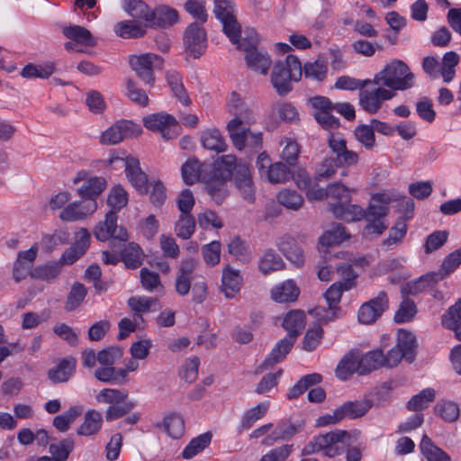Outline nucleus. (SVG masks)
Instances as JSON below:
<instances>
[{
	"mask_svg": "<svg viewBox=\"0 0 461 461\" xmlns=\"http://www.w3.org/2000/svg\"><path fill=\"white\" fill-rule=\"evenodd\" d=\"M335 87L342 90L358 89L360 107L369 114H375L381 109L384 101L391 100L395 94L384 87H372L371 79L360 80L348 76L337 78Z\"/></svg>",
	"mask_w": 461,
	"mask_h": 461,
	"instance_id": "obj_1",
	"label": "nucleus"
},
{
	"mask_svg": "<svg viewBox=\"0 0 461 461\" xmlns=\"http://www.w3.org/2000/svg\"><path fill=\"white\" fill-rule=\"evenodd\" d=\"M414 74L407 64L400 59L388 63L371 79L372 87H384L393 92L404 91L414 86Z\"/></svg>",
	"mask_w": 461,
	"mask_h": 461,
	"instance_id": "obj_2",
	"label": "nucleus"
},
{
	"mask_svg": "<svg viewBox=\"0 0 461 461\" xmlns=\"http://www.w3.org/2000/svg\"><path fill=\"white\" fill-rule=\"evenodd\" d=\"M303 67L299 59L288 55L285 60L274 64L271 72V83L279 95H285L292 91V81H299L302 77Z\"/></svg>",
	"mask_w": 461,
	"mask_h": 461,
	"instance_id": "obj_3",
	"label": "nucleus"
},
{
	"mask_svg": "<svg viewBox=\"0 0 461 461\" xmlns=\"http://www.w3.org/2000/svg\"><path fill=\"white\" fill-rule=\"evenodd\" d=\"M350 443V434L347 430L336 429L314 437L303 448L302 455L308 456L323 451L325 456L334 457L341 454Z\"/></svg>",
	"mask_w": 461,
	"mask_h": 461,
	"instance_id": "obj_4",
	"label": "nucleus"
},
{
	"mask_svg": "<svg viewBox=\"0 0 461 461\" xmlns=\"http://www.w3.org/2000/svg\"><path fill=\"white\" fill-rule=\"evenodd\" d=\"M417 340L413 333L406 330H400L398 340L386 355L383 354V365L384 367L396 366L402 358L411 363L415 358Z\"/></svg>",
	"mask_w": 461,
	"mask_h": 461,
	"instance_id": "obj_5",
	"label": "nucleus"
},
{
	"mask_svg": "<svg viewBox=\"0 0 461 461\" xmlns=\"http://www.w3.org/2000/svg\"><path fill=\"white\" fill-rule=\"evenodd\" d=\"M252 123H239L237 120H230L226 126L230 139L233 146L242 150L248 147L252 151L258 152L262 148V133L252 132L249 126Z\"/></svg>",
	"mask_w": 461,
	"mask_h": 461,
	"instance_id": "obj_6",
	"label": "nucleus"
},
{
	"mask_svg": "<svg viewBox=\"0 0 461 461\" xmlns=\"http://www.w3.org/2000/svg\"><path fill=\"white\" fill-rule=\"evenodd\" d=\"M213 12L218 20L222 23L224 33L232 43L238 42L240 25L235 15V5L233 0H214Z\"/></svg>",
	"mask_w": 461,
	"mask_h": 461,
	"instance_id": "obj_7",
	"label": "nucleus"
},
{
	"mask_svg": "<svg viewBox=\"0 0 461 461\" xmlns=\"http://www.w3.org/2000/svg\"><path fill=\"white\" fill-rule=\"evenodd\" d=\"M132 70L147 85L153 86L155 83L154 70L161 69L163 59L154 53L132 55L129 59Z\"/></svg>",
	"mask_w": 461,
	"mask_h": 461,
	"instance_id": "obj_8",
	"label": "nucleus"
},
{
	"mask_svg": "<svg viewBox=\"0 0 461 461\" xmlns=\"http://www.w3.org/2000/svg\"><path fill=\"white\" fill-rule=\"evenodd\" d=\"M143 124L148 130L159 132L167 140L176 138L180 133V126L176 119L166 113H153L144 117Z\"/></svg>",
	"mask_w": 461,
	"mask_h": 461,
	"instance_id": "obj_9",
	"label": "nucleus"
},
{
	"mask_svg": "<svg viewBox=\"0 0 461 461\" xmlns=\"http://www.w3.org/2000/svg\"><path fill=\"white\" fill-rule=\"evenodd\" d=\"M77 194L86 201L96 202V198L105 190L107 183L103 176H92L89 172L81 170L77 173L73 183L78 185Z\"/></svg>",
	"mask_w": 461,
	"mask_h": 461,
	"instance_id": "obj_10",
	"label": "nucleus"
},
{
	"mask_svg": "<svg viewBox=\"0 0 461 461\" xmlns=\"http://www.w3.org/2000/svg\"><path fill=\"white\" fill-rule=\"evenodd\" d=\"M141 133L140 127L131 121L120 120L102 132L100 143L116 145L124 139L137 137Z\"/></svg>",
	"mask_w": 461,
	"mask_h": 461,
	"instance_id": "obj_11",
	"label": "nucleus"
},
{
	"mask_svg": "<svg viewBox=\"0 0 461 461\" xmlns=\"http://www.w3.org/2000/svg\"><path fill=\"white\" fill-rule=\"evenodd\" d=\"M118 216L114 211H109L103 221H100L95 228V237L100 241H106L109 239L126 241L129 238L127 230L117 225Z\"/></svg>",
	"mask_w": 461,
	"mask_h": 461,
	"instance_id": "obj_12",
	"label": "nucleus"
},
{
	"mask_svg": "<svg viewBox=\"0 0 461 461\" xmlns=\"http://www.w3.org/2000/svg\"><path fill=\"white\" fill-rule=\"evenodd\" d=\"M389 302L387 294L384 291L379 292L376 297L364 303L357 312L358 321L362 324H372L375 322L388 309Z\"/></svg>",
	"mask_w": 461,
	"mask_h": 461,
	"instance_id": "obj_13",
	"label": "nucleus"
},
{
	"mask_svg": "<svg viewBox=\"0 0 461 461\" xmlns=\"http://www.w3.org/2000/svg\"><path fill=\"white\" fill-rule=\"evenodd\" d=\"M186 51L194 59L200 58L207 47L206 32L197 23L188 25L184 35Z\"/></svg>",
	"mask_w": 461,
	"mask_h": 461,
	"instance_id": "obj_14",
	"label": "nucleus"
},
{
	"mask_svg": "<svg viewBox=\"0 0 461 461\" xmlns=\"http://www.w3.org/2000/svg\"><path fill=\"white\" fill-rule=\"evenodd\" d=\"M97 210V202L75 201L68 203L59 213V219L64 221H82Z\"/></svg>",
	"mask_w": 461,
	"mask_h": 461,
	"instance_id": "obj_15",
	"label": "nucleus"
},
{
	"mask_svg": "<svg viewBox=\"0 0 461 461\" xmlns=\"http://www.w3.org/2000/svg\"><path fill=\"white\" fill-rule=\"evenodd\" d=\"M227 111L233 115L231 120H237L239 123H254L256 122L253 109L236 92H232L228 99Z\"/></svg>",
	"mask_w": 461,
	"mask_h": 461,
	"instance_id": "obj_16",
	"label": "nucleus"
},
{
	"mask_svg": "<svg viewBox=\"0 0 461 461\" xmlns=\"http://www.w3.org/2000/svg\"><path fill=\"white\" fill-rule=\"evenodd\" d=\"M90 233L86 229H80L77 233V240L76 242L67 249L60 258L58 260L61 263V267H63L65 265H72L74 264L80 257H82L86 251L87 250L90 245Z\"/></svg>",
	"mask_w": 461,
	"mask_h": 461,
	"instance_id": "obj_17",
	"label": "nucleus"
},
{
	"mask_svg": "<svg viewBox=\"0 0 461 461\" xmlns=\"http://www.w3.org/2000/svg\"><path fill=\"white\" fill-rule=\"evenodd\" d=\"M197 267V262L193 258L182 259L176 277L175 288L180 296L188 294L191 289L192 275Z\"/></svg>",
	"mask_w": 461,
	"mask_h": 461,
	"instance_id": "obj_18",
	"label": "nucleus"
},
{
	"mask_svg": "<svg viewBox=\"0 0 461 461\" xmlns=\"http://www.w3.org/2000/svg\"><path fill=\"white\" fill-rule=\"evenodd\" d=\"M122 161L124 163L129 181L140 194H146L148 192V176L141 170L139 159L134 157H127Z\"/></svg>",
	"mask_w": 461,
	"mask_h": 461,
	"instance_id": "obj_19",
	"label": "nucleus"
},
{
	"mask_svg": "<svg viewBox=\"0 0 461 461\" xmlns=\"http://www.w3.org/2000/svg\"><path fill=\"white\" fill-rule=\"evenodd\" d=\"M279 251L296 267H302L304 264L305 258L303 249L300 247L294 238L285 235L276 242Z\"/></svg>",
	"mask_w": 461,
	"mask_h": 461,
	"instance_id": "obj_20",
	"label": "nucleus"
},
{
	"mask_svg": "<svg viewBox=\"0 0 461 461\" xmlns=\"http://www.w3.org/2000/svg\"><path fill=\"white\" fill-rule=\"evenodd\" d=\"M245 52V61L247 67L254 72L261 75H267L272 64V60L267 52L259 50L257 47L247 48Z\"/></svg>",
	"mask_w": 461,
	"mask_h": 461,
	"instance_id": "obj_21",
	"label": "nucleus"
},
{
	"mask_svg": "<svg viewBox=\"0 0 461 461\" xmlns=\"http://www.w3.org/2000/svg\"><path fill=\"white\" fill-rule=\"evenodd\" d=\"M240 165L233 155H224L218 158L213 164L212 178L221 182H226L235 176Z\"/></svg>",
	"mask_w": 461,
	"mask_h": 461,
	"instance_id": "obj_22",
	"label": "nucleus"
},
{
	"mask_svg": "<svg viewBox=\"0 0 461 461\" xmlns=\"http://www.w3.org/2000/svg\"><path fill=\"white\" fill-rule=\"evenodd\" d=\"M235 184L242 197L249 203L255 199V189L249 169L247 165L240 163L234 176Z\"/></svg>",
	"mask_w": 461,
	"mask_h": 461,
	"instance_id": "obj_23",
	"label": "nucleus"
},
{
	"mask_svg": "<svg viewBox=\"0 0 461 461\" xmlns=\"http://www.w3.org/2000/svg\"><path fill=\"white\" fill-rule=\"evenodd\" d=\"M242 277L239 270L227 266L222 270L221 292L228 299L233 298L240 290Z\"/></svg>",
	"mask_w": 461,
	"mask_h": 461,
	"instance_id": "obj_24",
	"label": "nucleus"
},
{
	"mask_svg": "<svg viewBox=\"0 0 461 461\" xmlns=\"http://www.w3.org/2000/svg\"><path fill=\"white\" fill-rule=\"evenodd\" d=\"M295 341L293 338L290 339L288 337L280 339L267 356L260 367L267 369L284 360L291 351Z\"/></svg>",
	"mask_w": 461,
	"mask_h": 461,
	"instance_id": "obj_25",
	"label": "nucleus"
},
{
	"mask_svg": "<svg viewBox=\"0 0 461 461\" xmlns=\"http://www.w3.org/2000/svg\"><path fill=\"white\" fill-rule=\"evenodd\" d=\"M330 209L337 219L345 221H360L366 216L365 210L356 204H345L342 202H338L331 204Z\"/></svg>",
	"mask_w": 461,
	"mask_h": 461,
	"instance_id": "obj_26",
	"label": "nucleus"
},
{
	"mask_svg": "<svg viewBox=\"0 0 461 461\" xmlns=\"http://www.w3.org/2000/svg\"><path fill=\"white\" fill-rule=\"evenodd\" d=\"M285 267L282 258L272 249H266L258 262V270L265 276L282 270Z\"/></svg>",
	"mask_w": 461,
	"mask_h": 461,
	"instance_id": "obj_27",
	"label": "nucleus"
},
{
	"mask_svg": "<svg viewBox=\"0 0 461 461\" xmlns=\"http://www.w3.org/2000/svg\"><path fill=\"white\" fill-rule=\"evenodd\" d=\"M283 328L287 330V336L296 340L298 335L305 326V314L303 311H290L284 318Z\"/></svg>",
	"mask_w": 461,
	"mask_h": 461,
	"instance_id": "obj_28",
	"label": "nucleus"
},
{
	"mask_svg": "<svg viewBox=\"0 0 461 461\" xmlns=\"http://www.w3.org/2000/svg\"><path fill=\"white\" fill-rule=\"evenodd\" d=\"M299 294V288L293 280H286L271 290V297L276 303L294 302Z\"/></svg>",
	"mask_w": 461,
	"mask_h": 461,
	"instance_id": "obj_29",
	"label": "nucleus"
},
{
	"mask_svg": "<svg viewBox=\"0 0 461 461\" xmlns=\"http://www.w3.org/2000/svg\"><path fill=\"white\" fill-rule=\"evenodd\" d=\"M77 360L74 357L62 359L57 366L48 372L49 379L54 384L67 382L76 369Z\"/></svg>",
	"mask_w": 461,
	"mask_h": 461,
	"instance_id": "obj_30",
	"label": "nucleus"
},
{
	"mask_svg": "<svg viewBox=\"0 0 461 461\" xmlns=\"http://www.w3.org/2000/svg\"><path fill=\"white\" fill-rule=\"evenodd\" d=\"M103 425V416L96 410H89L84 415L83 423L77 429L80 436H93L99 432Z\"/></svg>",
	"mask_w": 461,
	"mask_h": 461,
	"instance_id": "obj_31",
	"label": "nucleus"
},
{
	"mask_svg": "<svg viewBox=\"0 0 461 461\" xmlns=\"http://www.w3.org/2000/svg\"><path fill=\"white\" fill-rule=\"evenodd\" d=\"M95 377L103 383L121 385L126 383V370L103 366L95 370Z\"/></svg>",
	"mask_w": 461,
	"mask_h": 461,
	"instance_id": "obj_32",
	"label": "nucleus"
},
{
	"mask_svg": "<svg viewBox=\"0 0 461 461\" xmlns=\"http://www.w3.org/2000/svg\"><path fill=\"white\" fill-rule=\"evenodd\" d=\"M346 291L344 286L340 283L332 284L329 289L325 292L324 297L329 305V309L331 311L330 315L329 312L325 316H321L320 320L324 323L333 321L336 318L335 311L338 309V304L340 302L343 292Z\"/></svg>",
	"mask_w": 461,
	"mask_h": 461,
	"instance_id": "obj_33",
	"label": "nucleus"
},
{
	"mask_svg": "<svg viewBox=\"0 0 461 461\" xmlns=\"http://www.w3.org/2000/svg\"><path fill=\"white\" fill-rule=\"evenodd\" d=\"M177 12L167 6H159L151 11L149 22L150 27H167L177 22Z\"/></svg>",
	"mask_w": 461,
	"mask_h": 461,
	"instance_id": "obj_34",
	"label": "nucleus"
},
{
	"mask_svg": "<svg viewBox=\"0 0 461 461\" xmlns=\"http://www.w3.org/2000/svg\"><path fill=\"white\" fill-rule=\"evenodd\" d=\"M62 32L65 37L70 39L77 44L85 46H95L96 41L89 30L79 25H70L64 27Z\"/></svg>",
	"mask_w": 461,
	"mask_h": 461,
	"instance_id": "obj_35",
	"label": "nucleus"
},
{
	"mask_svg": "<svg viewBox=\"0 0 461 461\" xmlns=\"http://www.w3.org/2000/svg\"><path fill=\"white\" fill-rule=\"evenodd\" d=\"M61 270V263L59 261L42 264L37 266L32 270L31 277L52 283L59 277Z\"/></svg>",
	"mask_w": 461,
	"mask_h": 461,
	"instance_id": "obj_36",
	"label": "nucleus"
},
{
	"mask_svg": "<svg viewBox=\"0 0 461 461\" xmlns=\"http://www.w3.org/2000/svg\"><path fill=\"white\" fill-rule=\"evenodd\" d=\"M158 428H163L164 431L172 438H180L185 432V421L183 418L176 413L166 415Z\"/></svg>",
	"mask_w": 461,
	"mask_h": 461,
	"instance_id": "obj_37",
	"label": "nucleus"
},
{
	"mask_svg": "<svg viewBox=\"0 0 461 461\" xmlns=\"http://www.w3.org/2000/svg\"><path fill=\"white\" fill-rule=\"evenodd\" d=\"M121 258L127 268L136 269L142 265L144 253L137 243L131 242L121 251Z\"/></svg>",
	"mask_w": 461,
	"mask_h": 461,
	"instance_id": "obj_38",
	"label": "nucleus"
},
{
	"mask_svg": "<svg viewBox=\"0 0 461 461\" xmlns=\"http://www.w3.org/2000/svg\"><path fill=\"white\" fill-rule=\"evenodd\" d=\"M212 438V434L210 431L200 434L197 437L192 438L182 452L183 458L191 459L194 456L201 453L211 444Z\"/></svg>",
	"mask_w": 461,
	"mask_h": 461,
	"instance_id": "obj_39",
	"label": "nucleus"
},
{
	"mask_svg": "<svg viewBox=\"0 0 461 461\" xmlns=\"http://www.w3.org/2000/svg\"><path fill=\"white\" fill-rule=\"evenodd\" d=\"M166 78L170 86L171 92L178 101L185 106L191 104V100L182 83V78L176 70H169L166 74Z\"/></svg>",
	"mask_w": 461,
	"mask_h": 461,
	"instance_id": "obj_40",
	"label": "nucleus"
},
{
	"mask_svg": "<svg viewBox=\"0 0 461 461\" xmlns=\"http://www.w3.org/2000/svg\"><path fill=\"white\" fill-rule=\"evenodd\" d=\"M420 452L428 461H450V456L440 447L436 446L427 436L423 435L420 444Z\"/></svg>",
	"mask_w": 461,
	"mask_h": 461,
	"instance_id": "obj_41",
	"label": "nucleus"
},
{
	"mask_svg": "<svg viewBox=\"0 0 461 461\" xmlns=\"http://www.w3.org/2000/svg\"><path fill=\"white\" fill-rule=\"evenodd\" d=\"M358 361L360 367V375H367L373 372L374 370H376L384 366L383 351L380 349H376L369 351L362 356L358 355Z\"/></svg>",
	"mask_w": 461,
	"mask_h": 461,
	"instance_id": "obj_42",
	"label": "nucleus"
},
{
	"mask_svg": "<svg viewBox=\"0 0 461 461\" xmlns=\"http://www.w3.org/2000/svg\"><path fill=\"white\" fill-rule=\"evenodd\" d=\"M461 265V248L448 254L443 260L438 272H432L429 276L435 277V281L444 279Z\"/></svg>",
	"mask_w": 461,
	"mask_h": 461,
	"instance_id": "obj_43",
	"label": "nucleus"
},
{
	"mask_svg": "<svg viewBox=\"0 0 461 461\" xmlns=\"http://www.w3.org/2000/svg\"><path fill=\"white\" fill-rule=\"evenodd\" d=\"M123 9L134 19L143 20L149 25L151 9L142 0H123Z\"/></svg>",
	"mask_w": 461,
	"mask_h": 461,
	"instance_id": "obj_44",
	"label": "nucleus"
},
{
	"mask_svg": "<svg viewBox=\"0 0 461 461\" xmlns=\"http://www.w3.org/2000/svg\"><path fill=\"white\" fill-rule=\"evenodd\" d=\"M355 372L360 375L358 354L351 353L346 355L339 363L336 368V375L340 380H347Z\"/></svg>",
	"mask_w": 461,
	"mask_h": 461,
	"instance_id": "obj_45",
	"label": "nucleus"
},
{
	"mask_svg": "<svg viewBox=\"0 0 461 461\" xmlns=\"http://www.w3.org/2000/svg\"><path fill=\"white\" fill-rule=\"evenodd\" d=\"M114 32L122 38L131 39L142 37L146 33V29L137 21H123L115 24Z\"/></svg>",
	"mask_w": 461,
	"mask_h": 461,
	"instance_id": "obj_46",
	"label": "nucleus"
},
{
	"mask_svg": "<svg viewBox=\"0 0 461 461\" xmlns=\"http://www.w3.org/2000/svg\"><path fill=\"white\" fill-rule=\"evenodd\" d=\"M372 407V403L368 400H360L354 402H347L340 405L339 408L340 410L342 419L350 418L356 419L365 415L369 409Z\"/></svg>",
	"mask_w": 461,
	"mask_h": 461,
	"instance_id": "obj_47",
	"label": "nucleus"
},
{
	"mask_svg": "<svg viewBox=\"0 0 461 461\" xmlns=\"http://www.w3.org/2000/svg\"><path fill=\"white\" fill-rule=\"evenodd\" d=\"M56 65L54 62H47L41 65L29 63L23 67L21 76L24 78H48L55 71Z\"/></svg>",
	"mask_w": 461,
	"mask_h": 461,
	"instance_id": "obj_48",
	"label": "nucleus"
},
{
	"mask_svg": "<svg viewBox=\"0 0 461 461\" xmlns=\"http://www.w3.org/2000/svg\"><path fill=\"white\" fill-rule=\"evenodd\" d=\"M83 412V407L79 405L72 406L63 413L53 419V426L60 432H66L70 426Z\"/></svg>",
	"mask_w": 461,
	"mask_h": 461,
	"instance_id": "obj_49",
	"label": "nucleus"
},
{
	"mask_svg": "<svg viewBox=\"0 0 461 461\" xmlns=\"http://www.w3.org/2000/svg\"><path fill=\"white\" fill-rule=\"evenodd\" d=\"M201 142L204 149L217 153L225 151L227 147L223 137L217 129L203 131L201 136Z\"/></svg>",
	"mask_w": 461,
	"mask_h": 461,
	"instance_id": "obj_50",
	"label": "nucleus"
},
{
	"mask_svg": "<svg viewBox=\"0 0 461 461\" xmlns=\"http://www.w3.org/2000/svg\"><path fill=\"white\" fill-rule=\"evenodd\" d=\"M196 221L191 213H180L175 223V233L178 238L188 240L195 231Z\"/></svg>",
	"mask_w": 461,
	"mask_h": 461,
	"instance_id": "obj_51",
	"label": "nucleus"
},
{
	"mask_svg": "<svg viewBox=\"0 0 461 461\" xmlns=\"http://www.w3.org/2000/svg\"><path fill=\"white\" fill-rule=\"evenodd\" d=\"M265 173L264 176L272 184L285 183L291 178V170L288 165L283 162L271 164Z\"/></svg>",
	"mask_w": 461,
	"mask_h": 461,
	"instance_id": "obj_52",
	"label": "nucleus"
},
{
	"mask_svg": "<svg viewBox=\"0 0 461 461\" xmlns=\"http://www.w3.org/2000/svg\"><path fill=\"white\" fill-rule=\"evenodd\" d=\"M269 408V402H265L257 404L255 407L248 410L242 416L241 421H240V429H248L252 425L258 421V420L262 419L267 410Z\"/></svg>",
	"mask_w": 461,
	"mask_h": 461,
	"instance_id": "obj_53",
	"label": "nucleus"
},
{
	"mask_svg": "<svg viewBox=\"0 0 461 461\" xmlns=\"http://www.w3.org/2000/svg\"><path fill=\"white\" fill-rule=\"evenodd\" d=\"M203 165L197 158H190L182 166V176L185 184L193 185L199 181Z\"/></svg>",
	"mask_w": 461,
	"mask_h": 461,
	"instance_id": "obj_54",
	"label": "nucleus"
},
{
	"mask_svg": "<svg viewBox=\"0 0 461 461\" xmlns=\"http://www.w3.org/2000/svg\"><path fill=\"white\" fill-rule=\"evenodd\" d=\"M87 294V291L84 285L76 282L72 285L71 290L67 296L65 303V310L71 312L76 310L81 303L84 301Z\"/></svg>",
	"mask_w": 461,
	"mask_h": 461,
	"instance_id": "obj_55",
	"label": "nucleus"
},
{
	"mask_svg": "<svg viewBox=\"0 0 461 461\" xmlns=\"http://www.w3.org/2000/svg\"><path fill=\"white\" fill-rule=\"evenodd\" d=\"M442 324L444 327L454 330L456 333L459 331L458 329L461 327V299L454 305L450 306L442 316Z\"/></svg>",
	"mask_w": 461,
	"mask_h": 461,
	"instance_id": "obj_56",
	"label": "nucleus"
},
{
	"mask_svg": "<svg viewBox=\"0 0 461 461\" xmlns=\"http://www.w3.org/2000/svg\"><path fill=\"white\" fill-rule=\"evenodd\" d=\"M434 399L435 390L432 388H426L411 398L407 403V408L409 411H420L427 408Z\"/></svg>",
	"mask_w": 461,
	"mask_h": 461,
	"instance_id": "obj_57",
	"label": "nucleus"
},
{
	"mask_svg": "<svg viewBox=\"0 0 461 461\" xmlns=\"http://www.w3.org/2000/svg\"><path fill=\"white\" fill-rule=\"evenodd\" d=\"M305 77L323 81L327 76L328 66L324 59L307 62L303 68Z\"/></svg>",
	"mask_w": 461,
	"mask_h": 461,
	"instance_id": "obj_58",
	"label": "nucleus"
},
{
	"mask_svg": "<svg viewBox=\"0 0 461 461\" xmlns=\"http://www.w3.org/2000/svg\"><path fill=\"white\" fill-rule=\"evenodd\" d=\"M128 203V194L121 186L115 185L110 191L107 197V204L111 208L110 211H114L115 214L120 212Z\"/></svg>",
	"mask_w": 461,
	"mask_h": 461,
	"instance_id": "obj_59",
	"label": "nucleus"
},
{
	"mask_svg": "<svg viewBox=\"0 0 461 461\" xmlns=\"http://www.w3.org/2000/svg\"><path fill=\"white\" fill-rule=\"evenodd\" d=\"M407 224L404 219H397L394 225L390 229L388 237L383 241V245L391 248L402 241L407 233Z\"/></svg>",
	"mask_w": 461,
	"mask_h": 461,
	"instance_id": "obj_60",
	"label": "nucleus"
},
{
	"mask_svg": "<svg viewBox=\"0 0 461 461\" xmlns=\"http://www.w3.org/2000/svg\"><path fill=\"white\" fill-rule=\"evenodd\" d=\"M417 313V307L415 303L405 298L399 305L396 311L393 320L396 323H405L411 321Z\"/></svg>",
	"mask_w": 461,
	"mask_h": 461,
	"instance_id": "obj_61",
	"label": "nucleus"
},
{
	"mask_svg": "<svg viewBox=\"0 0 461 461\" xmlns=\"http://www.w3.org/2000/svg\"><path fill=\"white\" fill-rule=\"evenodd\" d=\"M278 202L287 209L297 211L303 204V198L294 190L284 189L277 194Z\"/></svg>",
	"mask_w": 461,
	"mask_h": 461,
	"instance_id": "obj_62",
	"label": "nucleus"
},
{
	"mask_svg": "<svg viewBox=\"0 0 461 461\" xmlns=\"http://www.w3.org/2000/svg\"><path fill=\"white\" fill-rule=\"evenodd\" d=\"M125 95L140 106H147L149 104V97L146 92L140 88L135 81L131 78L126 80Z\"/></svg>",
	"mask_w": 461,
	"mask_h": 461,
	"instance_id": "obj_63",
	"label": "nucleus"
},
{
	"mask_svg": "<svg viewBox=\"0 0 461 461\" xmlns=\"http://www.w3.org/2000/svg\"><path fill=\"white\" fill-rule=\"evenodd\" d=\"M436 412L446 421L453 422L459 417V407L450 401L438 402L435 406Z\"/></svg>",
	"mask_w": 461,
	"mask_h": 461,
	"instance_id": "obj_64",
	"label": "nucleus"
}]
</instances>
